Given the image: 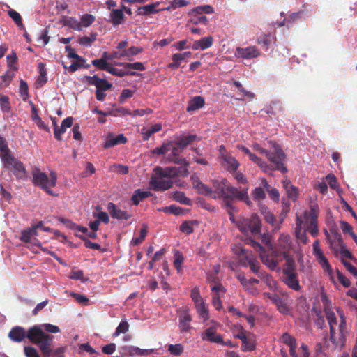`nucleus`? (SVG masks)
Returning a JSON list of instances; mask_svg holds the SVG:
<instances>
[{
  "mask_svg": "<svg viewBox=\"0 0 357 357\" xmlns=\"http://www.w3.org/2000/svg\"><path fill=\"white\" fill-rule=\"evenodd\" d=\"M238 229L244 234H250L256 237L259 234L261 222L257 215H252L250 218L242 219L236 222Z\"/></svg>",
  "mask_w": 357,
  "mask_h": 357,
  "instance_id": "nucleus-5",
  "label": "nucleus"
},
{
  "mask_svg": "<svg viewBox=\"0 0 357 357\" xmlns=\"http://www.w3.org/2000/svg\"><path fill=\"white\" fill-rule=\"evenodd\" d=\"M264 218L268 223L271 224L274 227L273 230H279L280 229V225L282 224L283 219L280 220V222L279 224L275 225L276 221L275 216L270 211L264 212Z\"/></svg>",
  "mask_w": 357,
  "mask_h": 357,
  "instance_id": "nucleus-47",
  "label": "nucleus"
},
{
  "mask_svg": "<svg viewBox=\"0 0 357 357\" xmlns=\"http://www.w3.org/2000/svg\"><path fill=\"white\" fill-rule=\"evenodd\" d=\"M260 52L255 46H248L246 47H237L235 52V56L238 58L244 59H251L259 56Z\"/></svg>",
  "mask_w": 357,
  "mask_h": 357,
  "instance_id": "nucleus-12",
  "label": "nucleus"
},
{
  "mask_svg": "<svg viewBox=\"0 0 357 357\" xmlns=\"http://www.w3.org/2000/svg\"><path fill=\"white\" fill-rule=\"evenodd\" d=\"M122 9H113L110 13V22L114 26H117L121 24L124 20L125 15L123 9H125V6H121Z\"/></svg>",
  "mask_w": 357,
  "mask_h": 357,
  "instance_id": "nucleus-26",
  "label": "nucleus"
},
{
  "mask_svg": "<svg viewBox=\"0 0 357 357\" xmlns=\"http://www.w3.org/2000/svg\"><path fill=\"white\" fill-rule=\"evenodd\" d=\"M319 215V207L317 204L312 205L310 206V211L309 212L305 211L304 213L305 218L309 221L317 222V218Z\"/></svg>",
  "mask_w": 357,
  "mask_h": 357,
  "instance_id": "nucleus-41",
  "label": "nucleus"
},
{
  "mask_svg": "<svg viewBox=\"0 0 357 357\" xmlns=\"http://www.w3.org/2000/svg\"><path fill=\"white\" fill-rule=\"evenodd\" d=\"M4 167L11 170L17 179L25 177L26 171L23 163L12 154L2 160Z\"/></svg>",
  "mask_w": 357,
  "mask_h": 357,
  "instance_id": "nucleus-7",
  "label": "nucleus"
},
{
  "mask_svg": "<svg viewBox=\"0 0 357 357\" xmlns=\"http://www.w3.org/2000/svg\"><path fill=\"white\" fill-rule=\"evenodd\" d=\"M85 78L89 84L96 86V91H106L112 88V84L105 79L98 77L97 75L86 76Z\"/></svg>",
  "mask_w": 357,
  "mask_h": 357,
  "instance_id": "nucleus-13",
  "label": "nucleus"
},
{
  "mask_svg": "<svg viewBox=\"0 0 357 357\" xmlns=\"http://www.w3.org/2000/svg\"><path fill=\"white\" fill-rule=\"evenodd\" d=\"M326 319L330 326V331L331 332L335 330L334 326L337 324V318L335 313L333 311L326 312Z\"/></svg>",
  "mask_w": 357,
  "mask_h": 357,
  "instance_id": "nucleus-64",
  "label": "nucleus"
},
{
  "mask_svg": "<svg viewBox=\"0 0 357 357\" xmlns=\"http://www.w3.org/2000/svg\"><path fill=\"white\" fill-rule=\"evenodd\" d=\"M143 49L141 47L132 46L127 50H123L119 52L112 53V58L120 59L122 57H127L128 60L131 61V57L137 55L142 52Z\"/></svg>",
  "mask_w": 357,
  "mask_h": 357,
  "instance_id": "nucleus-21",
  "label": "nucleus"
},
{
  "mask_svg": "<svg viewBox=\"0 0 357 357\" xmlns=\"http://www.w3.org/2000/svg\"><path fill=\"white\" fill-rule=\"evenodd\" d=\"M51 342H48L45 346V352L41 351L43 357H63V354L65 351L64 347H59L56 349H52L50 348Z\"/></svg>",
  "mask_w": 357,
  "mask_h": 357,
  "instance_id": "nucleus-32",
  "label": "nucleus"
},
{
  "mask_svg": "<svg viewBox=\"0 0 357 357\" xmlns=\"http://www.w3.org/2000/svg\"><path fill=\"white\" fill-rule=\"evenodd\" d=\"M195 221H185L180 226V231L184 234H190L194 231V225H196Z\"/></svg>",
  "mask_w": 357,
  "mask_h": 357,
  "instance_id": "nucleus-48",
  "label": "nucleus"
},
{
  "mask_svg": "<svg viewBox=\"0 0 357 357\" xmlns=\"http://www.w3.org/2000/svg\"><path fill=\"white\" fill-rule=\"evenodd\" d=\"M8 15L13 19L19 29L24 30L25 27L22 23L21 15L15 10L10 9L8 12Z\"/></svg>",
  "mask_w": 357,
  "mask_h": 357,
  "instance_id": "nucleus-46",
  "label": "nucleus"
},
{
  "mask_svg": "<svg viewBox=\"0 0 357 357\" xmlns=\"http://www.w3.org/2000/svg\"><path fill=\"white\" fill-rule=\"evenodd\" d=\"M266 158L271 163L268 165L273 169L272 171L278 170L282 174L287 172L288 169L285 165L286 155L278 146H275L273 151H270Z\"/></svg>",
  "mask_w": 357,
  "mask_h": 357,
  "instance_id": "nucleus-6",
  "label": "nucleus"
},
{
  "mask_svg": "<svg viewBox=\"0 0 357 357\" xmlns=\"http://www.w3.org/2000/svg\"><path fill=\"white\" fill-rule=\"evenodd\" d=\"M160 2L157 1L151 4L145 5L138 8V14L140 15H149L151 14L158 13L162 9H157L160 5Z\"/></svg>",
  "mask_w": 357,
  "mask_h": 357,
  "instance_id": "nucleus-31",
  "label": "nucleus"
},
{
  "mask_svg": "<svg viewBox=\"0 0 357 357\" xmlns=\"http://www.w3.org/2000/svg\"><path fill=\"white\" fill-rule=\"evenodd\" d=\"M56 180L57 176L54 172H50V178H49L45 173L42 172L38 168H36L33 171V183L40 187L50 195H55L50 188L56 185Z\"/></svg>",
  "mask_w": 357,
  "mask_h": 357,
  "instance_id": "nucleus-3",
  "label": "nucleus"
},
{
  "mask_svg": "<svg viewBox=\"0 0 357 357\" xmlns=\"http://www.w3.org/2000/svg\"><path fill=\"white\" fill-rule=\"evenodd\" d=\"M64 25L68 26L70 28L77 30H82V25L76 19L73 17H68L63 23Z\"/></svg>",
  "mask_w": 357,
  "mask_h": 357,
  "instance_id": "nucleus-58",
  "label": "nucleus"
},
{
  "mask_svg": "<svg viewBox=\"0 0 357 357\" xmlns=\"http://www.w3.org/2000/svg\"><path fill=\"white\" fill-rule=\"evenodd\" d=\"M0 107L3 113H9L11 110V106L8 96L0 93Z\"/></svg>",
  "mask_w": 357,
  "mask_h": 357,
  "instance_id": "nucleus-44",
  "label": "nucleus"
},
{
  "mask_svg": "<svg viewBox=\"0 0 357 357\" xmlns=\"http://www.w3.org/2000/svg\"><path fill=\"white\" fill-rule=\"evenodd\" d=\"M326 234L328 238L330 248L334 252L335 255H337L340 247L344 243L341 235L335 232L333 238L329 236L328 232L326 230Z\"/></svg>",
  "mask_w": 357,
  "mask_h": 357,
  "instance_id": "nucleus-23",
  "label": "nucleus"
},
{
  "mask_svg": "<svg viewBox=\"0 0 357 357\" xmlns=\"http://www.w3.org/2000/svg\"><path fill=\"white\" fill-rule=\"evenodd\" d=\"M75 235L84 241V246L86 248H91V249L96 250H100L101 249V246L98 243H93L91 241H89V239H87L86 237H85L82 235H79L77 233L75 234Z\"/></svg>",
  "mask_w": 357,
  "mask_h": 357,
  "instance_id": "nucleus-56",
  "label": "nucleus"
},
{
  "mask_svg": "<svg viewBox=\"0 0 357 357\" xmlns=\"http://www.w3.org/2000/svg\"><path fill=\"white\" fill-rule=\"evenodd\" d=\"M234 85L239 90V91L242 94L243 97L238 98V100H244V97H248L250 99H252L254 98V93H251L250 91H246L239 82L235 81L234 82Z\"/></svg>",
  "mask_w": 357,
  "mask_h": 357,
  "instance_id": "nucleus-52",
  "label": "nucleus"
},
{
  "mask_svg": "<svg viewBox=\"0 0 357 357\" xmlns=\"http://www.w3.org/2000/svg\"><path fill=\"white\" fill-rule=\"evenodd\" d=\"M129 324L126 321H121L113 335L114 337L119 336L121 333H126L128 331Z\"/></svg>",
  "mask_w": 357,
  "mask_h": 357,
  "instance_id": "nucleus-59",
  "label": "nucleus"
},
{
  "mask_svg": "<svg viewBox=\"0 0 357 357\" xmlns=\"http://www.w3.org/2000/svg\"><path fill=\"white\" fill-rule=\"evenodd\" d=\"M303 221L301 217L296 216V229L295 236L296 238L303 244L305 245L308 242V238L306 234V229L303 227Z\"/></svg>",
  "mask_w": 357,
  "mask_h": 357,
  "instance_id": "nucleus-20",
  "label": "nucleus"
},
{
  "mask_svg": "<svg viewBox=\"0 0 357 357\" xmlns=\"http://www.w3.org/2000/svg\"><path fill=\"white\" fill-rule=\"evenodd\" d=\"M108 73L119 77H123L126 75L134 76L137 75V73L135 71L126 70L125 69H118L111 66L109 69H108Z\"/></svg>",
  "mask_w": 357,
  "mask_h": 357,
  "instance_id": "nucleus-40",
  "label": "nucleus"
},
{
  "mask_svg": "<svg viewBox=\"0 0 357 357\" xmlns=\"http://www.w3.org/2000/svg\"><path fill=\"white\" fill-rule=\"evenodd\" d=\"M65 50L68 52V57L75 59L79 62H86V59L75 53L74 49L70 45L66 46Z\"/></svg>",
  "mask_w": 357,
  "mask_h": 357,
  "instance_id": "nucleus-55",
  "label": "nucleus"
},
{
  "mask_svg": "<svg viewBox=\"0 0 357 357\" xmlns=\"http://www.w3.org/2000/svg\"><path fill=\"white\" fill-rule=\"evenodd\" d=\"M11 155L10 150L5 138L0 136V158L1 160Z\"/></svg>",
  "mask_w": 357,
  "mask_h": 357,
  "instance_id": "nucleus-42",
  "label": "nucleus"
},
{
  "mask_svg": "<svg viewBox=\"0 0 357 357\" xmlns=\"http://www.w3.org/2000/svg\"><path fill=\"white\" fill-rule=\"evenodd\" d=\"M152 195L150 191H144L138 189L135 191L134 195L132 196V201L134 205L137 206L139 203L146 197H149Z\"/></svg>",
  "mask_w": 357,
  "mask_h": 357,
  "instance_id": "nucleus-35",
  "label": "nucleus"
},
{
  "mask_svg": "<svg viewBox=\"0 0 357 357\" xmlns=\"http://www.w3.org/2000/svg\"><path fill=\"white\" fill-rule=\"evenodd\" d=\"M171 147V142L168 143H163L161 146L155 148L152 153L156 155H164L168 151H170Z\"/></svg>",
  "mask_w": 357,
  "mask_h": 357,
  "instance_id": "nucleus-54",
  "label": "nucleus"
},
{
  "mask_svg": "<svg viewBox=\"0 0 357 357\" xmlns=\"http://www.w3.org/2000/svg\"><path fill=\"white\" fill-rule=\"evenodd\" d=\"M172 197L174 200H176V202H178L182 204H185V205H188V206L191 205L190 199L187 197L185 196V193L183 192H180V191L174 192L172 195Z\"/></svg>",
  "mask_w": 357,
  "mask_h": 357,
  "instance_id": "nucleus-45",
  "label": "nucleus"
},
{
  "mask_svg": "<svg viewBox=\"0 0 357 357\" xmlns=\"http://www.w3.org/2000/svg\"><path fill=\"white\" fill-rule=\"evenodd\" d=\"M205 105L204 98L200 96H196L188 101L186 108L188 112L198 110Z\"/></svg>",
  "mask_w": 357,
  "mask_h": 357,
  "instance_id": "nucleus-28",
  "label": "nucleus"
},
{
  "mask_svg": "<svg viewBox=\"0 0 357 357\" xmlns=\"http://www.w3.org/2000/svg\"><path fill=\"white\" fill-rule=\"evenodd\" d=\"M285 264L283 267L282 273H295L296 271V263L294 259L289 254L284 256Z\"/></svg>",
  "mask_w": 357,
  "mask_h": 357,
  "instance_id": "nucleus-36",
  "label": "nucleus"
},
{
  "mask_svg": "<svg viewBox=\"0 0 357 357\" xmlns=\"http://www.w3.org/2000/svg\"><path fill=\"white\" fill-rule=\"evenodd\" d=\"M183 349L181 344H169L168 347V351L174 356H180L183 352Z\"/></svg>",
  "mask_w": 357,
  "mask_h": 357,
  "instance_id": "nucleus-62",
  "label": "nucleus"
},
{
  "mask_svg": "<svg viewBox=\"0 0 357 357\" xmlns=\"http://www.w3.org/2000/svg\"><path fill=\"white\" fill-rule=\"evenodd\" d=\"M192 13L197 15L202 13L212 14L214 13V8L210 5L200 6L193 8Z\"/></svg>",
  "mask_w": 357,
  "mask_h": 357,
  "instance_id": "nucleus-51",
  "label": "nucleus"
},
{
  "mask_svg": "<svg viewBox=\"0 0 357 357\" xmlns=\"http://www.w3.org/2000/svg\"><path fill=\"white\" fill-rule=\"evenodd\" d=\"M26 338L40 348V351L45 352V346L48 342H52L53 336L43 332L40 326L36 325L27 331Z\"/></svg>",
  "mask_w": 357,
  "mask_h": 357,
  "instance_id": "nucleus-4",
  "label": "nucleus"
},
{
  "mask_svg": "<svg viewBox=\"0 0 357 357\" xmlns=\"http://www.w3.org/2000/svg\"><path fill=\"white\" fill-rule=\"evenodd\" d=\"M162 130V125L160 123H156L152 126L150 128L146 129L143 128L142 129V139L144 141H147L151 137L152 135Z\"/></svg>",
  "mask_w": 357,
  "mask_h": 357,
  "instance_id": "nucleus-34",
  "label": "nucleus"
},
{
  "mask_svg": "<svg viewBox=\"0 0 357 357\" xmlns=\"http://www.w3.org/2000/svg\"><path fill=\"white\" fill-rule=\"evenodd\" d=\"M95 21V17L91 14H84L81 17V21L79 23L82 27L87 28L90 26Z\"/></svg>",
  "mask_w": 357,
  "mask_h": 357,
  "instance_id": "nucleus-53",
  "label": "nucleus"
},
{
  "mask_svg": "<svg viewBox=\"0 0 357 357\" xmlns=\"http://www.w3.org/2000/svg\"><path fill=\"white\" fill-rule=\"evenodd\" d=\"M97 33H91L90 36H83L78 39V43L84 46H91L92 43L96 40Z\"/></svg>",
  "mask_w": 357,
  "mask_h": 357,
  "instance_id": "nucleus-49",
  "label": "nucleus"
},
{
  "mask_svg": "<svg viewBox=\"0 0 357 357\" xmlns=\"http://www.w3.org/2000/svg\"><path fill=\"white\" fill-rule=\"evenodd\" d=\"M154 172L156 176L169 179L170 178H174L178 175V169L174 167H167L165 168L157 167L154 169Z\"/></svg>",
  "mask_w": 357,
  "mask_h": 357,
  "instance_id": "nucleus-22",
  "label": "nucleus"
},
{
  "mask_svg": "<svg viewBox=\"0 0 357 357\" xmlns=\"http://www.w3.org/2000/svg\"><path fill=\"white\" fill-rule=\"evenodd\" d=\"M107 209L112 218L127 220L131 217L126 211L120 209L112 202L108 203Z\"/></svg>",
  "mask_w": 357,
  "mask_h": 357,
  "instance_id": "nucleus-16",
  "label": "nucleus"
},
{
  "mask_svg": "<svg viewBox=\"0 0 357 357\" xmlns=\"http://www.w3.org/2000/svg\"><path fill=\"white\" fill-rule=\"evenodd\" d=\"M92 65L100 70H105L107 72L108 69L110 68L109 63L103 58L93 60Z\"/></svg>",
  "mask_w": 357,
  "mask_h": 357,
  "instance_id": "nucleus-50",
  "label": "nucleus"
},
{
  "mask_svg": "<svg viewBox=\"0 0 357 357\" xmlns=\"http://www.w3.org/2000/svg\"><path fill=\"white\" fill-rule=\"evenodd\" d=\"M192 316L189 313L188 309H184L181 311L178 315V328L180 333H190L192 327L191 326Z\"/></svg>",
  "mask_w": 357,
  "mask_h": 357,
  "instance_id": "nucleus-10",
  "label": "nucleus"
},
{
  "mask_svg": "<svg viewBox=\"0 0 357 357\" xmlns=\"http://www.w3.org/2000/svg\"><path fill=\"white\" fill-rule=\"evenodd\" d=\"M192 55L190 52H185L183 53H176L172 54V63L168 65L169 68L177 69L180 65L181 61L190 58Z\"/></svg>",
  "mask_w": 357,
  "mask_h": 357,
  "instance_id": "nucleus-25",
  "label": "nucleus"
},
{
  "mask_svg": "<svg viewBox=\"0 0 357 357\" xmlns=\"http://www.w3.org/2000/svg\"><path fill=\"white\" fill-rule=\"evenodd\" d=\"M26 335L25 328L17 326L11 328L8 336L13 342H21L26 337Z\"/></svg>",
  "mask_w": 357,
  "mask_h": 357,
  "instance_id": "nucleus-19",
  "label": "nucleus"
},
{
  "mask_svg": "<svg viewBox=\"0 0 357 357\" xmlns=\"http://www.w3.org/2000/svg\"><path fill=\"white\" fill-rule=\"evenodd\" d=\"M164 177L152 176L150 181L151 188L155 191H165L171 188L173 185V181Z\"/></svg>",
  "mask_w": 357,
  "mask_h": 357,
  "instance_id": "nucleus-11",
  "label": "nucleus"
},
{
  "mask_svg": "<svg viewBox=\"0 0 357 357\" xmlns=\"http://www.w3.org/2000/svg\"><path fill=\"white\" fill-rule=\"evenodd\" d=\"M217 328L215 325H213L206 328L202 335V339L203 340H207L213 343H222L223 339L221 335L217 334Z\"/></svg>",
  "mask_w": 357,
  "mask_h": 357,
  "instance_id": "nucleus-15",
  "label": "nucleus"
},
{
  "mask_svg": "<svg viewBox=\"0 0 357 357\" xmlns=\"http://www.w3.org/2000/svg\"><path fill=\"white\" fill-rule=\"evenodd\" d=\"M292 246L291 236L289 234H282L278 239L277 247L289 253Z\"/></svg>",
  "mask_w": 357,
  "mask_h": 357,
  "instance_id": "nucleus-30",
  "label": "nucleus"
},
{
  "mask_svg": "<svg viewBox=\"0 0 357 357\" xmlns=\"http://www.w3.org/2000/svg\"><path fill=\"white\" fill-rule=\"evenodd\" d=\"M282 281L289 288L294 291H298L301 289L298 275L296 272L283 274Z\"/></svg>",
  "mask_w": 357,
  "mask_h": 357,
  "instance_id": "nucleus-17",
  "label": "nucleus"
},
{
  "mask_svg": "<svg viewBox=\"0 0 357 357\" xmlns=\"http://www.w3.org/2000/svg\"><path fill=\"white\" fill-rule=\"evenodd\" d=\"M175 145L184 149L188 145L192 144L195 140L198 139L197 135H188L183 137H176Z\"/></svg>",
  "mask_w": 357,
  "mask_h": 357,
  "instance_id": "nucleus-27",
  "label": "nucleus"
},
{
  "mask_svg": "<svg viewBox=\"0 0 357 357\" xmlns=\"http://www.w3.org/2000/svg\"><path fill=\"white\" fill-rule=\"evenodd\" d=\"M43 226V221H39L31 227L25 229L21 231L20 239L24 243H32L35 245L40 246L41 244L36 238L38 236V229Z\"/></svg>",
  "mask_w": 357,
  "mask_h": 357,
  "instance_id": "nucleus-8",
  "label": "nucleus"
},
{
  "mask_svg": "<svg viewBox=\"0 0 357 357\" xmlns=\"http://www.w3.org/2000/svg\"><path fill=\"white\" fill-rule=\"evenodd\" d=\"M316 259L324 271L330 275L331 279H333V270L324 254L316 257Z\"/></svg>",
  "mask_w": 357,
  "mask_h": 357,
  "instance_id": "nucleus-37",
  "label": "nucleus"
},
{
  "mask_svg": "<svg viewBox=\"0 0 357 357\" xmlns=\"http://www.w3.org/2000/svg\"><path fill=\"white\" fill-rule=\"evenodd\" d=\"M273 304L275 305L277 310L282 314H289L291 312L289 298L287 294L284 293L280 297L278 295L273 299Z\"/></svg>",
  "mask_w": 357,
  "mask_h": 357,
  "instance_id": "nucleus-14",
  "label": "nucleus"
},
{
  "mask_svg": "<svg viewBox=\"0 0 357 357\" xmlns=\"http://www.w3.org/2000/svg\"><path fill=\"white\" fill-rule=\"evenodd\" d=\"M249 159L257 164L263 172L269 173L272 171V168L267 164V162L263 161L260 158L252 153L249 157Z\"/></svg>",
  "mask_w": 357,
  "mask_h": 357,
  "instance_id": "nucleus-39",
  "label": "nucleus"
},
{
  "mask_svg": "<svg viewBox=\"0 0 357 357\" xmlns=\"http://www.w3.org/2000/svg\"><path fill=\"white\" fill-rule=\"evenodd\" d=\"M213 187L215 192L218 195V197L222 199L224 206L227 210L229 220L231 222H234V212L236 211V208L231 204L234 199L245 202L248 206L251 205V201L248 195V188L239 190L232 186L226 178H222L221 181H214Z\"/></svg>",
  "mask_w": 357,
  "mask_h": 357,
  "instance_id": "nucleus-1",
  "label": "nucleus"
},
{
  "mask_svg": "<svg viewBox=\"0 0 357 357\" xmlns=\"http://www.w3.org/2000/svg\"><path fill=\"white\" fill-rule=\"evenodd\" d=\"M222 165L230 172H236L240 165L238 160L230 153L222 154Z\"/></svg>",
  "mask_w": 357,
  "mask_h": 357,
  "instance_id": "nucleus-18",
  "label": "nucleus"
},
{
  "mask_svg": "<svg viewBox=\"0 0 357 357\" xmlns=\"http://www.w3.org/2000/svg\"><path fill=\"white\" fill-rule=\"evenodd\" d=\"M282 184L288 197L292 200H296L298 194V188L294 186L288 179L284 180Z\"/></svg>",
  "mask_w": 357,
  "mask_h": 357,
  "instance_id": "nucleus-33",
  "label": "nucleus"
},
{
  "mask_svg": "<svg viewBox=\"0 0 357 357\" xmlns=\"http://www.w3.org/2000/svg\"><path fill=\"white\" fill-rule=\"evenodd\" d=\"M126 142L127 139L123 134H120L116 137H114L112 134H109L106 139L104 148L109 149L117 144H124Z\"/></svg>",
  "mask_w": 357,
  "mask_h": 357,
  "instance_id": "nucleus-24",
  "label": "nucleus"
},
{
  "mask_svg": "<svg viewBox=\"0 0 357 357\" xmlns=\"http://www.w3.org/2000/svg\"><path fill=\"white\" fill-rule=\"evenodd\" d=\"M222 178L215 181H221ZM213 180L212 183L213 184ZM192 185L193 188H195L199 194L204 195L206 196H208L213 197L214 199L219 198L218 193L215 192V188L213 186V190L211 188L203 183L198 177L192 176Z\"/></svg>",
  "mask_w": 357,
  "mask_h": 357,
  "instance_id": "nucleus-9",
  "label": "nucleus"
},
{
  "mask_svg": "<svg viewBox=\"0 0 357 357\" xmlns=\"http://www.w3.org/2000/svg\"><path fill=\"white\" fill-rule=\"evenodd\" d=\"M245 243L250 245L256 252H258L263 264L272 271L275 270L279 262L284 258L285 255L289 254L273 245L266 250L252 237L246 238Z\"/></svg>",
  "mask_w": 357,
  "mask_h": 357,
  "instance_id": "nucleus-2",
  "label": "nucleus"
},
{
  "mask_svg": "<svg viewBox=\"0 0 357 357\" xmlns=\"http://www.w3.org/2000/svg\"><path fill=\"white\" fill-rule=\"evenodd\" d=\"M183 260L184 258L183 255L180 252L176 251L174 255V266L178 273L181 270V265L183 262Z\"/></svg>",
  "mask_w": 357,
  "mask_h": 357,
  "instance_id": "nucleus-63",
  "label": "nucleus"
},
{
  "mask_svg": "<svg viewBox=\"0 0 357 357\" xmlns=\"http://www.w3.org/2000/svg\"><path fill=\"white\" fill-rule=\"evenodd\" d=\"M330 342L332 344V349L335 350L337 348L342 349L345 344V335L339 334V337L336 338L335 337V330H333V332L330 331Z\"/></svg>",
  "mask_w": 357,
  "mask_h": 357,
  "instance_id": "nucleus-29",
  "label": "nucleus"
},
{
  "mask_svg": "<svg viewBox=\"0 0 357 357\" xmlns=\"http://www.w3.org/2000/svg\"><path fill=\"white\" fill-rule=\"evenodd\" d=\"M259 277L270 289H273L275 287L276 281L273 278V277L270 274L266 272H263L259 273Z\"/></svg>",
  "mask_w": 357,
  "mask_h": 357,
  "instance_id": "nucleus-43",
  "label": "nucleus"
},
{
  "mask_svg": "<svg viewBox=\"0 0 357 357\" xmlns=\"http://www.w3.org/2000/svg\"><path fill=\"white\" fill-rule=\"evenodd\" d=\"M252 196L254 200H262L266 198V194L264 189L261 187L255 188L252 192Z\"/></svg>",
  "mask_w": 357,
  "mask_h": 357,
  "instance_id": "nucleus-61",
  "label": "nucleus"
},
{
  "mask_svg": "<svg viewBox=\"0 0 357 357\" xmlns=\"http://www.w3.org/2000/svg\"><path fill=\"white\" fill-rule=\"evenodd\" d=\"M19 93L22 97V100L25 101L29 97V87L27 83L21 79L20 82V90Z\"/></svg>",
  "mask_w": 357,
  "mask_h": 357,
  "instance_id": "nucleus-57",
  "label": "nucleus"
},
{
  "mask_svg": "<svg viewBox=\"0 0 357 357\" xmlns=\"http://www.w3.org/2000/svg\"><path fill=\"white\" fill-rule=\"evenodd\" d=\"M280 340L289 347L296 344V340L295 337L289 335L288 333H284L280 337Z\"/></svg>",
  "mask_w": 357,
  "mask_h": 357,
  "instance_id": "nucleus-60",
  "label": "nucleus"
},
{
  "mask_svg": "<svg viewBox=\"0 0 357 357\" xmlns=\"http://www.w3.org/2000/svg\"><path fill=\"white\" fill-rule=\"evenodd\" d=\"M316 259L324 271L330 275L331 279H333V270L324 254L316 257Z\"/></svg>",
  "mask_w": 357,
  "mask_h": 357,
  "instance_id": "nucleus-38",
  "label": "nucleus"
}]
</instances>
